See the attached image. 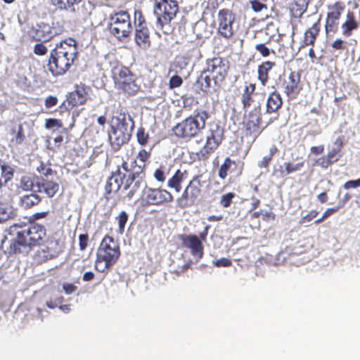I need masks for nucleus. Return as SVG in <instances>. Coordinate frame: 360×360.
Returning <instances> with one entry per match:
<instances>
[{
    "label": "nucleus",
    "mask_w": 360,
    "mask_h": 360,
    "mask_svg": "<svg viewBox=\"0 0 360 360\" xmlns=\"http://www.w3.org/2000/svg\"><path fill=\"white\" fill-rule=\"evenodd\" d=\"M203 44V41L200 39H195L191 41L185 45L186 52L189 57L195 58V59H200L202 58L200 48Z\"/></svg>",
    "instance_id": "473e14b6"
},
{
    "label": "nucleus",
    "mask_w": 360,
    "mask_h": 360,
    "mask_svg": "<svg viewBox=\"0 0 360 360\" xmlns=\"http://www.w3.org/2000/svg\"><path fill=\"white\" fill-rule=\"evenodd\" d=\"M179 11V6L176 0H154L153 14L156 18V27L163 33H168Z\"/></svg>",
    "instance_id": "39448f33"
},
{
    "label": "nucleus",
    "mask_w": 360,
    "mask_h": 360,
    "mask_svg": "<svg viewBox=\"0 0 360 360\" xmlns=\"http://www.w3.org/2000/svg\"><path fill=\"white\" fill-rule=\"evenodd\" d=\"M235 197L236 193L233 192L227 193L221 196L219 203L223 207L227 208L230 207Z\"/></svg>",
    "instance_id": "c03bdc74"
},
{
    "label": "nucleus",
    "mask_w": 360,
    "mask_h": 360,
    "mask_svg": "<svg viewBox=\"0 0 360 360\" xmlns=\"http://www.w3.org/2000/svg\"><path fill=\"white\" fill-rule=\"evenodd\" d=\"M242 172L243 166L227 157L219 169L218 176L221 179H225L228 176L238 177Z\"/></svg>",
    "instance_id": "5701e85b"
},
{
    "label": "nucleus",
    "mask_w": 360,
    "mask_h": 360,
    "mask_svg": "<svg viewBox=\"0 0 360 360\" xmlns=\"http://www.w3.org/2000/svg\"><path fill=\"white\" fill-rule=\"evenodd\" d=\"M49 212V210L35 212L30 217L29 221L30 223H36V221L46 218Z\"/></svg>",
    "instance_id": "5fc2aeb1"
},
{
    "label": "nucleus",
    "mask_w": 360,
    "mask_h": 360,
    "mask_svg": "<svg viewBox=\"0 0 360 360\" xmlns=\"http://www.w3.org/2000/svg\"><path fill=\"white\" fill-rule=\"evenodd\" d=\"M250 4L252 9L256 13L261 12L263 9L267 8L266 5L260 0H250Z\"/></svg>",
    "instance_id": "3c124183"
},
{
    "label": "nucleus",
    "mask_w": 360,
    "mask_h": 360,
    "mask_svg": "<svg viewBox=\"0 0 360 360\" xmlns=\"http://www.w3.org/2000/svg\"><path fill=\"white\" fill-rule=\"evenodd\" d=\"M321 18H319L310 27L305 30L303 38L300 42V50L307 46H314L321 32Z\"/></svg>",
    "instance_id": "b1692460"
},
{
    "label": "nucleus",
    "mask_w": 360,
    "mask_h": 360,
    "mask_svg": "<svg viewBox=\"0 0 360 360\" xmlns=\"http://www.w3.org/2000/svg\"><path fill=\"white\" fill-rule=\"evenodd\" d=\"M63 289L66 294L70 295L75 292L77 287L73 283H65L63 285Z\"/></svg>",
    "instance_id": "338daca9"
},
{
    "label": "nucleus",
    "mask_w": 360,
    "mask_h": 360,
    "mask_svg": "<svg viewBox=\"0 0 360 360\" xmlns=\"http://www.w3.org/2000/svg\"><path fill=\"white\" fill-rule=\"evenodd\" d=\"M150 152L147 151L146 149H141L139 150L137 158L143 162V165H145V162L150 158Z\"/></svg>",
    "instance_id": "e2e57ef3"
},
{
    "label": "nucleus",
    "mask_w": 360,
    "mask_h": 360,
    "mask_svg": "<svg viewBox=\"0 0 360 360\" xmlns=\"http://www.w3.org/2000/svg\"><path fill=\"white\" fill-rule=\"evenodd\" d=\"M36 193L22 195L20 199V205L25 210L31 209L38 205L41 202L42 198Z\"/></svg>",
    "instance_id": "c756f323"
},
{
    "label": "nucleus",
    "mask_w": 360,
    "mask_h": 360,
    "mask_svg": "<svg viewBox=\"0 0 360 360\" xmlns=\"http://www.w3.org/2000/svg\"><path fill=\"white\" fill-rule=\"evenodd\" d=\"M18 232L21 239L27 243L30 249L40 245L46 236L45 226L38 223H30Z\"/></svg>",
    "instance_id": "f8f14e48"
},
{
    "label": "nucleus",
    "mask_w": 360,
    "mask_h": 360,
    "mask_svg": "<svg viewBox=\"0 0 360 360\" xmlns=\"http://www.w3.org/2000/svg\"><path fill=\"white\" fill-rule=\"evenodd\" d=\"M255 90L256 84L255 83H245L240 95V102L243 110H247L255 105V97L257 95Z\"/></svg>",
    "instance_id": "393cba45"
},
{
    "label": "nucleus",
    "mask_w": 360,
    "mask_h": 360,
    "mask_svg": "<svg viewBox=\"0 0 360 360\" xmlns=\"http://www.w3.org/2000/svg\"><path fill=\"white\" fill-rule=\"evenodd\" d=\"M183 84L182 78L179 75L172 76L169 81V89H175L179 87Z\"/></svg>",
    "instance_id": "603ef678"
},
{
    "label": "nucleus",
    "mask_w": 360,
    "mask_h": 360,
    "mask_svg": "<svg viewBox=\"0 0 360 360\" xmlns=\"http://www.w3.org/2000/svg\"><path fill=\"white\" fill-rule=\"evenodd\" d=\"M137 141L141 146H145L148 141V134L146 132L143 127H139L136 133Z\"/></svg>",
    "instance_id": "79ce46f5"
},
{
    "label": "nucleus",
    "mask_w": 360,
    "mask_h": 360,
    "mask_svg": "<svg viewBox=\"0 0 360 360\" xmlns=\"http://www.w3.org/2000/svg\"><path fill=\"white\" fill-rule=\"evenodd\" d=\"M209 117L207 110H196L193 115L176 123L172 131L178 139L189 141L202 135Z\"/></svg>",
    "instance_id": "7ed1b4c3"
},
{
    "label": "nucleus",
    "mask_w": 360,
    "mask_h": 360,
    "mask_svg": "<svg viewBox=\"0 0 360 360\" xmlns=\"http://www.w3.org/2000/svg\"><path fill=\"white\" fill-rule=\"evenodd\" d=\"M224 139V129L217 123H211L205 134L203 146L195 153L200 161L207 160L221 145Z\"/></svg>",
    "instance_id": "6e6552de"
},
{
    "label": "nucleus",
    "mask_w": 360,
    "mask_h": 360,
    "mask_svg": "<svg viewBox=\"0 0 360 360\" xmlns=\"http://www.w3.org/2000/svg\"><path fill=\"white\" fill-rule=\"evenodd\" d=\"M121 255L119 243L113 237L105 235L102 239L96 253L95 268L103 273L118 261Z\"/></svg>",
    "instance_id": "20e7f679"
},
{
    "label": "nucleus",
    "mask_w": 360,
    "mask_h": 360,
    "mask_svg": "<svg viewBox=\"0 0 360 360\" xmlns=\"http://www.w3.org/2000/svg\"><path fill=\"white\" fill-rule=\"evenodd\" d=\"M33 52L37 56H43L47 53L48 49L43 42L37 43L34 46Z\"/></svg>",
    "instance_id": "09e8293b"
},
{
    "label": "nucleus",
    "mask_w": 360,
    "mask_h": 360,
    "mask_svg": "<svg viewBox=\"0 0 360 360\" xmlns=\"http://www.w3.org/2000/svg\"><path fill=\"white\" fill-rule=\"evenodd\" d=\"M63 297L62 296L50 299L46 302V306L50 309H55L63 302Z\"/></svg>",
    "instance_id": "13d9d810"
},
{
    "label": "nucleus",
    "mask_w": 360,
    "mask_h": 360,
    "mask_svg": "<svg viewBox=\"0 0 360 360\" xmlns=\"http://www.w3.org/2000/svg\"><path fill=\"white\" fill-rule=\"evenodd\" d=\"M131 136L124 120L120 121L115 126L112 125L109 134L110 145L114 150H120V147L127 143Z\"/></svg>",
    "instance_id": "f3484780"
},
{
    "label": "nucleus",
    "mask_w": 360,
    "mask_h": 360,
    "mask_svg": "<svg viewBox=\"0 0 360 360\" xmlns=\"http://www.w3.org/2000/svg\"><path fill=\"white\" fill-rule=\"evenodd\" d=\"M212 264L216 267H229L232 265V262L230 259L222 257L213 261Z\"/></svg>",
    "instance_id": "864d4df0"
},
{
    "label": "nucleus",
    "mask_w": 360,
    "mask_h": 360,
    "mask_svg": "<svg viewBox=\"0 0 360 360\" xmlns=\"http://www.w3.org/2000/svg\"><path fill=\"white\" fill-rule=\"evenodd\" d=\"M255 49L259 53V55L264 58H267L271 54H276L275 51L269 48L265 43L257 44L255 46Z\"/></svg>",
    "instance_id": "a19ab883"
},
{
    "label": "nucleus",
    "mask_w": 360,
    "mask_h": 360,
    "mask_svg": "<svg viewBox=\"0 0 360 360\" xmlns=\"http://www.w3.org/2000/svg\"><path fill=\"white\" fill-rule=\"evenodd\" d=\"M276 65L274 61L265 60L257 67V79L263 86H265L269 80V72Z\"/></svg>",
    "instance_id": "a878e982"
},
{
    "label": "nucleus",
    "mask_w": 360,
    "mask_h": 360,
    "mask_svg": "<svg viewBox=\"0 0 360 360\" xmlns=\"http://www.w3.org/2000/svg\"><path fill=\"white\" fill-rule=\"evenodd\" d=\"M201 175H195L185 187L181 195L176 199L177 206L181 209L194 205L202 194L203 183Z\"/></svg>",
    "instance_id": "1a4fd4ad"
},
{
    "label": "nucleus",
    "mask_w": 360,
    "mask_h": 360,
    "mask_svg": "<svg viewBox=\"0 0 360 360\" xmlns=\"http://www.w3.org/2000/svg\"><path fill=\"white\" fill-rule=\"evenodd\" d=\"M57 103H58V98L56 96H49L45 99V106L46 108H52V107L56 105Z\"/></svg>",
    "instance_id": "0e129e2a"
},
{
    "label": "nucleus",
    "mask_w": 360,
    "mask_h": 360,
    "mask_svg": "<svg viewBox=\"0 0 360 360\" xmlns=\"http://www.w3.org/2000/svg\"><path fill=\"white\" fill-rule=\"evenodd\" d=\"M135 41L139 46L144 48L149 46L150 41L149 30L147 27H137L136 29Z\"/></svg>",
    "instance_id": "72a5a7b5"
},
{
    "label": "nucleus",
    "mask_w": 360,
    "mask_h": 360,
    "mask_svg": "<svg viewBox=\"0 0 360 360\" xmlns=\"http://www.w3.org/2000/svg\"><path fill=\"white\" fill-rule=\"evenodd\" d=\"M207 72H203V70L201 72L200 76L198 79V83L200 85V89L202 91L205 93H207L211 87V81L212 76L209 74L207 75H204Z\"/></svg>",
    "instance_id": "e433bc0d"
},
{
    "label": "nucleus",
    "mask_w": 360,
    "mask_h": 360,
    "mask_svg": "<svg viewBox=\"0 0 360 360\" xmlns=\"http://www.w3.org/2000/svg\"><path fill=\"white\" fill-rule=\"evenodd\" d=\"M37 171L40 174L39 177L44 176L49 179L51 177H56L57 175V172L51 168V165L50 163L41 162L37 167Z\"/></svg>",
    "instance_id": "c9c22d12"
},
{
    "label": "nucleus",
    "mask_w": 360,
    "mask_h": 360,
    "mask_svg": "<svg viewBox=\"0 0 360 360\" xmlns=\"http://www.w3.org/2000/svg\"><path fill=\"white\" fill-rule=\"evenodd\" d=\"M10 214L8 209L3 205H0V223L7 221L10 218Z\"/></svg>",
    "instance_id": "052dcab7"
},
{
    "label": "nucleus",
    "mask_w": 360,
    "mask_h": 360,
    "mask_svg": "<svg viewBox=\"0 0 360 360\" xmlns=\"http://www.w3.org/2000/svg\"><path fill=\"white\" fill-rule=\"evenodd\" d=\"M235 21L236 15L232 11L228 8L219 10L217 14V34L226 40L231 39L235 34Z\"/></svg>",
    "instance_id": "ddd939ff"
},
{
    "label": "nucleus",
    "mask_w": 360,
    "mask_h": 360,
    "mask_svg": "<svg viewBox=\"0 0 360 360\" xmlns=\"http://www.w3.org/2000/svg\"><path fill=\"white\" fill-rule=\"evenodd\" d=\"M324 148H325L323 145L312 146L310 148V152L313 155H319L323 153Z\"/></svg>",
    "instance_id": "774afa93"
},
{
    "label": "nucleus",
    "mask_w": 360,
    "mask_h": 360,
    "mask_svg": "<svg viewBox=\"0 0 360 360\" xmlns=\"http://www.w3.org/2000/svg\"><path fill=\"white\" fill-rule=\"evenodd\" d=\"M28 248L26 243H24L20 238V234L17 232L16 238L11 240L6 253L8 255H18L23 252V249Z\"/></svg>",
    "instance_id": "7c9ffc66"
},
{
    "label": "nucleus",
    "mask_w": 360,
    "mask_h": 360,
    "mask_svg": "<svg viewBox=\"0 0 360 360\" xmlns=\"http://www.w3.org/2000/svg\"><path fill=\"white\" fill-rule=\"evenodd\" d=\"M39 177V176H22L20 181V187L24 191H34L38 188Z\"/></svg>",
    "instance_id": "2f4dec72"
},
{
    "label": "nucleus",
    "mask_w": 360,
    "mask_h": 360,
    "mask_svg": "<svg viewBox=\"0 0 360 360\" xmlns=\"http://www.w3.org/2000/svg\"><path fill=\"white\" fill-rule=\"evenodd\" d=\"M272 159L273 158L269 155H266V156L263 157L262 160L258 162V167L261 169L262 168L268 169L271 162L272 161Z\"/></svg>",
    "instance_id": "69168bd1"
},
{
    "label": "nucleus",
    "mask_w": 360,
    "mask_h": 360,
    "mask_svg": "<svg viewBox=\"0 0 360 360\" xmlns=\"http://www.w3.org/2000/svg\"><path fill=\"white\" fill-rule=\"evenodd\" d=\"M206 68L203 72H207L216 85L224 81L229 70V62L225 58L217 56L206 60Z\"/></svg>",
    "instance_id": "9d476101"
},
{
    "label": "nucleus",
    "mask_w": 360,
    "mask_h": 360,
    "mask_svg": "<svg viewBox=\"0 0 360 360\" xmlns=\"http://www.w3.org/2000/svg\"><path fill=\"white\" fill-rule=\"evenodd\" d=\"M129 215L125 211H122L116 217L115 219L118 223V230L117 233L120 234H123L124 232L125 225L128 221Z\"/></svg>",
    "instance_id": "ea45409f"
},
{
    "label": "nucleus",
    "mask_w": 360,
    "mask_h": 360,
    "mask_svg": "<svg viewBox=\"0 0 360 360\" xmlns=\"http://www.w3.org/2000/svg\"><path fill=\"white\" fill-rule=\"evenodd\" d=\"M89 244V235L87 233L79 236V246L81 251L86 250Z\"/></svg>",
    "instance_id": "4d7b16f0"
},
{
    "label": "nucleus",
    "mask_w": 360,
    "mask_h": 360,
    "mask_svg": "<svg viewBox=\"0 0 360 360\" xmlns=\"http://www.w3.org/2000/svg\"><path fill=\"white\" fill-rule=\"evenodd\" d=\"M319 214V212L316 210H311L307 214L302 217L300 220V224H304L306 223H309L315 219Z\"/></svg>",
    "instance_id": "6e6d98bb"
},
{
    "label": "nucleus",
    "mask_w": 360,
    "mask_h": 360,
    "mask_svg": "<svg viewBox=\"0 0 360 360\" xmlns=\"http://www.w3.org/2000/svg\"><path fill=\"white\" fill-rule=\"evenodd\" d=\"M316 164L321 168L327 169L334 163L326 155H322L316 160Z\"/></svg>",
    "instance_id": "8fccbe9b"
},
{
    "label": "nucleus",
    "mask_w": 360,
    "mask_h": 360,
    "mask_svg": "<svg viewBox=\"0 0 360 360\" xmlns=\"http://www.w3.org/2000/svg\"><path fill=\"white\" fill-rule=\"evenodd\" d=\"M174 200L172 194L166 189L146 186L142 191L141 201L145 206H160Z\"/></svg>",
    "instance_id": "9b49d317"
},
{
    "label": "nucleus",
    "mask_w": 360,
    "mask_h": 360,
    "mask_svg": "<svg viewBox=\"0 0 360 360\" xmlns=\"http://www.w3.org/2000/svg\"><path fill=\"white\" fill-rule=\"evenodd\" d=\"M283 105V99L280 93L274 91L269 94L266 104V112L268 114L276 112Z\"/></svg>",
    "instance_id": "cd10ccee"
},
{
    "label": "nucleus",
    "mask_w": 360,
    "mask_h": 360,
    "mask_svg": "<svg viewBox=\"0 0 360 360\" xmlns=\"http://www.w3.org/2000/svg\"><path fill=\"white\" fill-rule=\"evenodd\" d=\"M107 27L109 32L119 41L128 38L133 31L129 13L120 10L110 14Z\"/></svg>",
    "instance_id": "0eeeda50"
},
{
    "label": "nucleus",
    "mask_w": 360,
    "mask_h": 360,
    "mask_svg": "<svg viewBox=\"0 0 360 360\" xmlns=\"http://www.w3.org/2000/svg\"><path fill=\"white\" fill-rule=\"evenodd\" d=\"M112 79L115 89L126 96H135L140 91L137 79L129 68L118 65L112 70Z\"/></svg>",
    "instance_id": "423d86ee"
},
{
    "label": "nucleus",
    "mask_w": 360,
    "mask_h": 360,
    "mask_svg": "<svg viewBox=\"0 0 360 360\" xmlns=\"http://www.w3.org/2000/svg\"><path fill=\"white\" fill-rule=\"evenodd\" d=\"M63 251L59 240L54 238L47 239L43 248L39 249L34 255L37 264H42L57 257Z\"/></svg>",
    "instance_id": "dca6fc26"
},
{
    "label": "nucleus",
    "mask_w": 360,
    "mask_h": 360,
    "mask_svg": "<svg viewBox=\"0 0 360 360\" xmlns=\"http://www.w3.org/2000/svg\"><path fill=\"white\" fill-rule=\"evenodd\" d=\"M261 104L259 103L249 112L247 118L243 122L245 136L255 140L263 131V129L261 128Z\"/></svg>",
    "instance_id": "2eb2a0df"
},
{
    "label": "nucleus",
    "mask_w": 360,
    "mask_h": 360,
    "mask_svg": "<svg viewBox=\"0 0 360 360\" xmlns=\"http://www.w3.org/2000/svg\"><path fill=\"white\" fill-rule=\"evenodd\" d=\"M77 56L78 44L75 39L68 37L61 40L50 51L49 70L53 76L63 75L74 64Z\"/></svg>",
    "instance_id": "f03ea898"
},
{
    "label": "nucleus",
    "mask_w": 360,
    "mask_h": 360,
    "mask_svg": "<svg viewBox=\"0 0 360 360\" xmlns=\"http://www.w3.org/2000/svg\"><path fill=\"white\" fill-rule=\"evenodd\" d=\"M326 155L332 161V162L335 163L341 158L342 150L333 147L328 150Z\"/></svg>",
    "instance_id": "a18cd8bd"
},
{
    "label": "nucleus",
    "mask_w": 360,
    "mask_h": 360,
    "mask_svg": "<svg viewBox=\"0 0 360 360\" xmlns=\"http://www.w3.org/2000/svg\"><path fill=\"white\" fill-rule=\"evenodd\" d=\"M304 162H300L297 164H292L290 162H284V167L285 168L286 174H291L301 169L304 167Z\"/></svg>",
    "instance_id": "37998d69"
},
{
    "label": "nucleus",
    "mask_w": 360,
    "mask_h": 360,
    "mask_svg": "<svg viewBox=\"0 0 360 360\" xmlns=\"http://www.w3.org/2000/svg\"><path fill=\"white\" fill-rule=\"evenodd\" d=\"M359 27V22L352 11H348L345 21L342 24V34L347 37L352 34V32Z\"/></svg>",
    "instance_id": "c85d7f7f"
},
{
    "label": "nucleus",
    "mask_w": 360,
    "mask_h": 360,
    "mask_svg": "<svg viewBox=\"0 0 360 360\" xmlns=\"http://www.w3.org/2000/svg\"><path fill=\"white\" fill-rule=\"evenodd\" d=\"M80 1L81 0H51V2L54 6L61 10H68Z\"/></svg>",
    "instance_id": "58836bf2"
},
{
    "label": "nucleus",
    "mask_w": 360,
    "mask_h": 360,
    "mask_svg": "<svg viewBox=\"0 0 360 360\" xmlns=\"http://www.w3.org/2000/svg\"><path fill=\"white\" fill-rule=\"evenodd\" d=\"M63 126V122L60 120L55 118H49L46 120L45 127L46 129H52L55 127L61 128Z\"/></svg>",
    "instance_id": "de8ad7c7"
},
{
    "label": "nucleus",
    "mask_w": 360,
    "mask_h": 360,
    "mask_svg": "<svg viewBox=\"0 0 360 360\" xmlns=\"http://www.w3.org/2000/svg\"><path fill=\"white\" fill-rule=\"evenodd\" d=\"M169 172L170 168L161 165L155 170L153 176L157 181L163 183L166 181L167 176L169 174Z\"/></svg>",
    "instance_id": "4c0bfd02"
},
{
    "label": "nucleus",
    "mask_w": 360,
    "mask_h": 360,
    "mask_svg": "<svg viewBox=\"0 0 360 360\" xmlns=\"http://www.w3.org/2000/svg\"><path fill=\"white\" fill-rule=\"evenodd\" d=\"M327 14L325 23V32L328 36L338 32L339 22L345 10V4L342 1H337L327 6Z\"/></svg>",
    "instance_id": "4468645a"
},
{
    "label": "nucleus",
    "mask_w": 360,
    "mask_h": 360,
    "mask_svg": "<svg viewBox=\"0 0 360 360\" xmlns=\"http://www.w3.org/2000/svg\"><path fill=\"white\" fill-rule=\"evenodd\" d=\"M145 167L146 165H139L135 159L130 162L123 161L108 179L105 186V198L108 200V195L121 191L123 199L131 201L142 186H146Z\"/></svg>",
    "instance_id": "f257e3e1"
},
{
    "label": "nucleus",
    "mask_w": 360,
    "mask_h": 360,
    "mask_svg": "<svg viewBox=\"0 0 360 360\" xmlns=\"http://www.w3.org/2000/svg\"><path fill=\"white\" fill-rule=\"evenodd\" d=\"M331 47L335 50H345L347 49V43L341 39H336L331 44Z\"/></svg>",
    "instance_id": "bf43d9fd"
},
{
    "label": "nucleus",
    "mask_w": 360,
    "mask_h": 360,
    "mask_svg": "<svg viewBox=\"0 0 360 360\" xmlns=\"http://www.w3.org/2000/svg\"><path fill=\"white\" fill-rule=\"evenodd\" d=\"M134 24L137 27H147L145 18L141 11H135L134 12Z\"/></svg>",
    "instance_id": "49530a36"
},
{
    "label": "nucleus",
    "mask_w": 360,
    "mask_h": 360,
    "mask_svg": "<svg viewBox=\"0 0 360 360\" xmlns=\"http://www.w3.org/2000/svg\"><path fill=\"white\" fill-rule=\"evenodd\" d=\"M90 91L91 87L84 84H76L75 90L68 94L63 105H65L67 109H72L74 107L85 104L89 98Z\"/></svg>",
    "instance_id": "a211bd4d"
},
{
    "label": "nucleus",
    "mask_w": 360,
    "mask_h": 360,
    "mask_svg": "<svg viewBox=\"0 0 360 360\" xmlns=\"http://www.w3.org/2000/svg\"><path fill=\"white\" fill-rule=\"evenodd\" d=\"M188 172L186 169H177L167 181V187L174 189L176 193L181 190L182 183L187 179Z\"/></svg>",
    "instance_id": "bb28decb"
},
{
    "label": "nucleus",
    "mask_w": 360,
    "mask_h": 360,
    "mask_svg": "<svg viewBox=\"0 0 360 360\" xmlns=\"http://www.w3.org/2000/svg\"><path fill=\"white\" fill-rule=\"evenodd\" d=\"M283 92L290 99H295L303 89L301 75L299 72L292 71L283 84Z\"/></svg>",
    "instance_id": "6ab92c4d"
},
{
    "label": "nucleus",
    "mask_w": 360,
    "mask_h": 360,
    "mask_svg": "<svg viewBox=\"0 0 360 360\" xmlns=\"http://www.w3.org/2000/svg\"><path fill=\"white\" fill-rule=\"evenodd\" d=\"M56 34L53 28L45 22L38 23L28 31L29 37L34 41L48 42Z\"/></svg>",
    "instance_id": "aec40b11"
},
{
    "label": "nucleus",
    "mask_w": 360,
    "mask_h": 360,
    "mask_svg": "<svg viewBox=\"0 0 360 360\" xmlns=\"http://www.w3.org/2000/svg\"><path fill=\"white\" fill-rule=\"evenodd\" d=\"M11 134L12 135L11 142L15 145L22 144L25 139L23 127L21 124L13 126L11 129Z\"/></svg>",
    "instance_id": "f704fd0d"
},
{
    "label": "nucleus",
    "mask_w": 360,
    "mask_h": 360,
    "mask_svg": "<svg viewBox=\"0 0 360 360\" xmlns=\"http://www.w3.org/2000/svg\"><path fill=\"white\" fill-rule=\"evenodd\" d=\"M179 239L181 241L182 245L190 250L191 253L195 257L201 259L204 255V246L202 241L195 234H181Z\"/></svg>",
    "instance_id": "412c9836"
},
{
    "label": "nucleus",
    "mask_w": 360,
    "mask_h": 360,
    "mask_svg": "<svg viewBox=\"0 0 360 360\" xmlns=\"http://www.w3.org/2000/svg\"><path fill=\"white\" fill-rule=\"evenodd\" d=\"M59 190L60 184L56 176L49 179L43 176L39 177L38 188L35 192L44 193L46 197L52 198L59 192Z\"/></svg>",
    "instance_id": "4be33fe9"
},
{
    "label": "nucleus",
    "mask_w": 360,
    "mask_h": 360,
    "mask_svg": "<svg viewBox=\"0 0 360 360\" xmlns=\"http://www.w3.org/2000/svg\"><path fill=\"white\" fill-rule=\"evenodd\" d=\"M358 187H360V178L355 180H349L343 185V188L346 190L356 188Z\"/></svg>",
    "instance_id": "680f3d73"
}]
</instances>
